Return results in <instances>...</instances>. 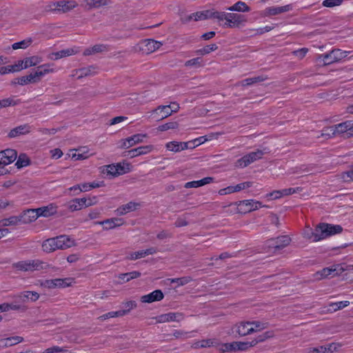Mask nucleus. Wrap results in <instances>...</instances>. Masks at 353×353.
<instances>
[{
  "mask_svg": "<svg viewBox=\"0 0 353 353\" xmlns=\"http://www.w3.org/2000/svg\"><path fill=\"white\" fill-rule=\"evenodd\" d=\"M68 208L70 211L72 212L80 210L84 208L81 198L71 200L68 203Z\"/></svg>",
  "mask_w": 353,
  "mask_h": 353,
  "instance_id": "nucleus-43",
  "label": "nucleus"
},
{
  "mask_svg": "<svg viewBox=\"0 0 353 353\" xmlns=\"http://www.w3.org/2000/svg\"><path fill=\"white\" fill-rule=\"evenodd\" d=\"M75 245L74 239L67 235H60L44 241L42 243V248L46 252H52L57 250L68 249Z\"/></svg>",
  "mask_w": 353,
  "mask_h": 353,
  "instance_id": "nucleus-1",
  "label": "nucleus"
},
{
  "mask_svg": "<svg viewBox=\"0 0 353 353\" xmlns=\"http://www.w3.org/2000/svg\"><path fill=\"white\" fill-rule=\"evenodd\" d=\"M21 299L23 301H35L39 298V295L36 292L26 291L23 292L20 295Z\"/></svg>",
  "mask_w": 353,
  "mask_h": 353,
  "instance_id": "nucleus-46",
  "label": "nucleus"
},
{
  "mask_svg": "<svg viewBox=\"0 0 353 353\" xmlns=\"http://www.w3.org/2000/svg\"><path fill=\"white\" fill-rule=\"evenodd\" d=\"M97 223L103 225L104 230H112L122 225L124 223V221L121 218H112L98 222Z\"/></svg>",
  "mask_w": 353,
  "mask_h": 353,
  "instance_id": "nucleus-25",
  "label": "nucleus"
},
{
  "mask_svg": "<svg viewBox=\"0 0 353 353\" xmlns=\"http://www.w3.org/2000/svg\"><path fill=\"white\" fill-rule=\"evenodd\" d=\"M183 319V316L179 313H168L159 316L158 321L160 323L179 321Z\"/></svg>",
  "mask_w": 353,
  "mask_h": 353,
  "instance_id": "nucleus-30",
  "label": "nucleus"
},
{
  "mask_svg": "<svg viewBox=\"0 0 353 353\" xmlns=\"http://www.w3.org/2000/svg\"><path fill=\"white\" fill-rule=\"evenodd\" d=\"M172 114L168 105H161L157 108L148 112V118H154L157 121L162 120Z\"/></svg>",
  "mask_w": 353,
  "mask_h": 353,
  "instance_id": "nucleus-14",
  "label": "nucleus"
},
{
  "mask_svg": "<svg viewBox=\"0 0 353 353\" xmlns=\"http://www.w3.org/2000/svg\"><path fill=\"white\" fill-rule=\"evenodd\" d=\"M31 130V128L28 125H21L12 129L8 136L10 138H14L20 135H23L29 133Z\"/></svg>",
  "mask_w": 353,
  "mask_h": 353,
  "instance_id": "nucleus-29",
  "label": "nucleus"
},
{
  "mask_svg": "<svg viewBox=\"0 0 353 353\" xmlns=\"http://www.w3.org/2000/svg\"><path fill=\"white\" fill-rule=\"evenodd\" d=\"M215 343V341L214 339H204L201 340L200 341H198L195 346L196 347H211L214 345Z\"/></svg>",
  "mask_w": 353,
  "mask_h": 353,
  "instance_id": "nucleus-59",
  "label": "nucleus"
},
{
  "mask_svg": "<svg viewBox=\"0 0 353 353\" xmlns=\"http://www.w3.org/2000/svg\"><path fill=\"white\" fill-rule=\"evenodd\" d=\"M267 327L266 323L260 321H241L232 327V333H236L241 336L260 332Z\"/></svg>",
  "mask_w": 353,
  "mask_h": 353,
  "instance_id": "nucleus-2",
  "label": "nucleus"
},
{
  "mask_svg": "<svg viewBox=\"0 0 353 353\" xmlns=\"http://www.w3.org/2000/svg\"><path fill=\"white\" fill-rule=\"evenodd\" d=\"M66 159H71L73 161H79L82 160L81 157L79 155V153L78 152L77 149H71L70 150L66 155H65Z\"/></svg>",
  "mask_w": 353,
  "mask_h": 353,
  "instance_id": "nucleus-51",
  "label": "nucleus"
},
{
  "mask_svg": "<svg viewBox=\"0 0 353 353\" xmlns=\"http://www.w3.org/2000/svg\"><path fill=\"white\" fill-rule=\"evenodd\" d=\"M338 269H339V265H332V267L324 268L317 273L318 278L323 279L327 276H334L338 274Z\"/></svg>",
  "mask_w": 353,
  "mask_h": 353,
  "instance_id": "nucleus-34",
  "label": "nucleus"
},
{
  "mask_svg": "<svg viewBox=\"0 0 353 353\" xmlns=\"http://www.w3.org/2000/svg\"><path fill=\"white\" fill-rule=\"evenodd\" d=\"M350 305V302L347 301H339L336 303H332L330 305V310L333 311H336L341 309H343Z\"/></svg>",
  "mask_w": 353,
  "mask_h": 353,
  "instance_id": "nucleus-52",
  "label": "nucleus"
},
{
  "mask_svg": "<svg viewBox=\"0 0 353 353\" xmlns=\"http://www.w3.org/2000/svg\"><path fill=\"white\" fill-rule=\"evenodd\" d=\"M16 104H17V101L14 97H9L0 100V105L1 108L13 106Z\"/></svg>",
  "mask_w": 353,
  "mask_h": 353,
  "instance_id": "nucleus-56",
  "label": "nucleus"
},
{
  "mask_svg": "<svg viewBox=\"0 0 353 353\" xmlns=\"http://www.w3.org/2000/svg\"><path fill=\"white\" fill-rule=\"evenodd\" d=\"M23 339L21 336L9 337L3 340L6 346H12L21 343Z\"/></svg>",
  "mask_w": 353,
  "mask_h": 353,
  "instance_id": "nucleus-55",
  "label": "nucleus"
},
{
  "mask_svg": "<svg viewBox=\"0 0 353 353\" xmlns=\"http://www.w3.org/2000/svg\"><path fill=\"white\" fill-rule=\"evenodd\" d=\"M39 217L37 208L28 210L20 216L19 222L29 223L34 221Z\"/></svg>",
  "mask_w": 353,
  "mask_h": 353,
  "instance_id": "nucleus-22",
  "label": "nucleus"
},
{
  "mask_svg": "<svg viewBox=\"0 0 353 353\" xmlns=\"http://www.w3.org/2000/svg\"><path fill=\"white\" fill-rule=\"evenodd\" d=\"M291 9L290 5L284 6H275L266 8L263 11L264 16H273L289 11Z\"/></svg>",
  "mask_w": 353,
  "mask_h": 353,
  "instance_id": "nucleus-28",
  "label": "nucleus"
},
{
  "mask_svg": "<svg viewBox=\"0 0 353 353\" xmlns=\"http://www.w3.org/2000/svg\"><path fill=\"white\" fill-rule=\"evenodd\" d=\"M165 148L173 152H179L181 151L188 150V143L182 142V141H170L165 144Z\"/></svg>",
  "mask_w": 353,
  "mask_h": 353,
  "instance_id": "nucleus-24",
  "label": "nucleus"
},
{
  "mask_svg": "<svg viewBox=\"0 0 353 353\" xmlns=\"http://www.w3.org/2000/svg\"><path fill=\"white\" fill-rule=\"evenodd\" d=\"M138 205H139L136 203L130 202L117 208L116 212L117 214L119 215H123L128 212L135 210L137 208Z\"/></svg>",
  "mask_w": 353,
  "mask_h": 353,
  "instance_id": "nucleus-38",
  "label": "nucleus"
},
{
  "mask_svg": "<svg viewBox=\"0 0 353 353\" xmlns=\"http://www.w3.org/2000/svg\"><path fill=\"white\" fill-rule=\"evenodd\" d=\"M124 315H125V312H120V310L115 311V312L113 311V312H108L107 314H103V316H100V319L102 320H105V319H110V318L122 316Z\"/></svg>",
  "mask_w": 353,
  "mask_h": 353,
  "instance_id": "nucleus-58",
  "label": "nucleus"
},
{
  "mask_svg": "<svg viewBox=\"0 0 353 353\" xmlns=\"http://www.w3.org/2000/svg\"><path fill=\"white\" fill-rule=\"evenodd\" d=\"M19 222V219L17 217H10L1 221V225L3 226H8L16 225Z\"/></svg>",
  "mask_w": 353,
  "mask_h": 353,
  "instance_id": "nucleus-63",
  "label": "nucleus"
},
{
  "mask_svg": "<svg viewBox=\"0 0 353 353\" xmlns=\"http://www.w3.org/2000/svg\"><path fill=\"white\" fill-rule=\"evenodd\" d=\"M84 208L92 206L98 203V197L97 196H90L81 198Z\"/></svg>",
  "mask_w": 353,
  "mask_h": 353,
  "instance_id": "nucleus-50",
  "label": "nucleus"
},
{
  "mask_svg": "<svg viewBox=\"0 0 353 353\" xmlns=\"http://www.w3.org/2000/svg\"><path fill=\"white\" fill-rule=\"evenodd\" d=\"M58 207L54 203H50L46 206L37 208L38 213L40 216L49 217L55 214L57 212Z\"/></svg>",
  "mask_w": 353,
  "mask_h": 353,
  "instance_id": "nucleus-26",
  "label": "nucleus"
},
{
  "mask_svg": "<svg viewBox=\"0 0 353 353\" xmlns=\"http://www.w3.org/2000/svg\"><path fill=\"white\" fill-rule=\"evenodd\" d=\"M132 170L131 164L126 161L103 165L99 168L100 172L108 177L122 175L130 172Z\"/></svg>",
  "mask_w": 353,
  "mask_h": 353,
  "instance_id": "nucleus-4",
  "label": "nucleus"
},
{
  "mask_svg": "<svg viewBox=\"0 0 353 353\" xmlns=\"http://www.w3.org/2000/svg\"><path fill=\"white\" fill-rule=\"evenodd\" d=\"M212 181V178L205 177L201 180L188 182L185 184L186 188H196L208 184Z\"/></svg>",
  "mask_w": 353,
  "mask_h": 353,
  "instance_id": "nucleus-39",
  "label": "nucleus"
},
{
  "mask_svg": "<svg viewBox=\"0 0 353 353\" xmlns=\"http://www.w3.org/2000/svg\"><path fill=\"white\" fill-rule=\"evenodd\" d=\"M263 207L261 202L255 200H245L240 201L238 205V210L241 213H247L258 210Z\"/></svg>",
  "mask_w": 353,
  "mask_h": 353,
  "instance_id": "nucleus-15",
  "label": "nucleus"
},
{
  "mask_svg": "<svg viewBox=\"0 0 353 353\" xmlns=\"http://www.w3.org/2000/svg\"><path fill=\"white\" fill-rule=\"evenodd\" d=\"M237 341L224 343L221 345L220 350L222 352H232V351H237Z\"/></svg>",
  "mask_w": 353,
  "mask_h": 353,
  "instance_id": "nucleus-54",
  "label": "nucleus"
},
{
  "mask_svg": "<svg viewBox=\"0 0 353 353\" xmlns=\"http://www.w3.org/2000/svg\"><path fill=\"white\" fill-rule=\"evenodd\" d=\"M154 149L152 145L141 146L137 148L131 150L129 153L132 157H135L139 155H143L151 152Z\"/></svg>",
  "mask_w": 353,
  "mask_h": 353,
  "instance_id": "nucleus-33",
  "label": "nucleus"
},
{
  "mask_svg": "<svg viewBox=\"0 0 353 353\" xmlns=\"http://www.w3.org/2000/svg\"><path fill=\"white\" fill-rule=\"evenodd\" d=\"M227 10L232 12H249L250 10V8L245 2L237 1L232 6L227 8Z\"/></svg>",
  "mask_w": 353,
  "mask_h": 353,
  "instance_id": "nucleus-40",
  "label": "nucleus"
},
{
  "mask_svg": "<svg viewBox=\"0 0 353 353\" xmlns=\"http://www.w3.org/2000/svg\"><path fill=\"white\" fill-rule=\"evenodd\" d=\"M348 52L339 49H335L329 53L319 55L317 61L323 65H330L338 62L347 57Z\"/></svg>",
  "mask_w": 353,
  "mask_h": 353,
  "instance_id": "nucleus-5",
  "label": "nucleus"
},
{
  "mask_svg": "<svg viewBox=\"0 0 353 353\" xmlns=\"http://www.w3.org/2000/svg\"><path fill=\"white\" fill-rule=\"evenodd\" d=\"M14 267L19 270L32 271L41 268V263L35 260L21 261L16 263Z\"/></svg>",
  "mask_w": 353,
  "mask_h": 353,
  "instance_id": "nucleus-17",
  "label": "nucleus"
},
{
  "mask_svg": "<svg viewBox=\"0 0 353 353\" xmlns=\"http://www.w3.org/2000/svg\"><path fill=\"white\" fill-rule=\"evenodd\" d=\"M292 188L283 189L282 190H276L266 195L269 199H276L281 198L283 196L290 195L294 192Z\"/></svg>",
  "mask_w": 353,
  "mask_h": 353,
  "instance_id": "nucleus-36",
  "label": "nucleus"
},
{
  "mask_svg": "<svg viewBox=\"0 0 353 353\" xmlns=\"http://www.w3.org/2000/svg\"><path fill=\"white\" fill-rule=\"evenodd\" d=\"M290 242V238L288 236H282L276 239H272L269 242V245L275 248H280L288 245Z\"/></svg>",
  "mask_w": 353,
  "mask_h": 353,
  "instance_id": "nucleus-31",
  "label": "nucleus"
},
{
  "mask_svg": "<svg viewBox=\"0 0 353 353\" xmlns=\"http://www.w3.org/2000/svg\"><path fill=\"white\" fill-rule=\"evenodd\" d=\"M106 50V47L103 45H95L91 48H88L85 50L84 52V54L85 55H89L92 53L103 52Z\"/></svg>",
  "mask_w": 353,
  "mask_h": 353,
  "instance_id": "nucleus-57",
  "label": "nucleus"
},
{
  "mask_svg": "<svg viewBox=\"0 0 353 353\" xmlns=\"http://www.w3.org/2000/svg\"><path fill=\"white\" fill-rule=\"evenodd\" d=\"M8 67L10 74L19 72L25 70L22 59L17 61L12 65H8Z\"/></svg>",
  "mask_w": 353,
  "mask_h": 353,
  "instance_id": "nucleus-47",
  "label": "nucleus"
},
{
  "mask_svg": "<svg viewBox=\"0 0 353 353\" xmlns=\"http://www.w3.org/2000/svg\"><path fill=\"white\" fill-rule=\"evenodd\" d=\"M37 69L41 72L43 77L50 74L54 73L57 71L52 63H46L37 67Z\"/></svg>",
  "mask_w": 353,
  "mask_h": 353,
  "instance_id": "nucleus-41",
  "label": "nucleus"
},
{
  "mask_svg": "<svg viewBox=\"0 0 353 353\" xmlns=\"http://www.w3.org/2000/svg\"><path fill=\"white\" fill-rule=\"evenodd\" d=\"M22 61L26 70L30 67L36 66L40 64L43 61V59L38 55H34L26 57L25 59H22Z\"/></svg>",
  "mask_w": 353,
  "mask_h": 353,
  "instance_id": "nucleus-32",
  "label": "nucleus"
},
{
  "mask_svg": "<svg viewBox=\"0 0 353 353\" xmlns=\"http://www.w3.org/2000/svg\"><path fill=\"white\" fill-rule=\"evenodd\" d=\"M29 163L30 159L28 157V156L24 154H22L19 156L18 159L17 160V162L15 163V165L18 168H21L28 165Z\"/></svg>",
  "mask_w": 353,
  "mask_h": 353,
  "instance_id": "nucleus-49",
  "label": "nucleus"
},
{
  "mask_svg": "<svg viewBox=\"0 0 353 353\" xmlns=\"http://www.w3.org/2000/svg\"><path fill=\"white\" fill-rule=\"evenodd\" d=\"M77 6V3L75 1L70 0H61L58 1L52 2L49 5V8L51 10L68 12Z\"/></svg>",
  "mask_w": 353,
  "mask_h": 353,
  "instance_id": "nucleus-11",
  "label": "nucleus"
},
{
  "mask_svg": "<svg viewBox=\"0 0 353 353\" xmlns=\"http://www.w3.org/2000/svg\"><path fill=\"white\" fill-rule=\"evenodd\" d=\"M303 236L305 239L311 242H317L321 241L320 232L317 231V227L314 230L310 226H306L303 230Z\"/></svg>",
  "mask_w": 353,
  "mask_h": 353,
  "instance_id": "nucleus-23",
  "label": "nucleus"
},
{
  "mask_svg": "<svg viewBox=\"0 0 353 353\" xmlns=\"http://www.w3.org/2000/svg\"><path fill=\"white\" fill-rule=\"evenodd\" d=\"M32 82L33 83H38L41 81V79L43 77L41 73V72L37 69V68L30 73Z\"/></svg>",
  "mask_w": 353,
  "mask_h": 353,
  "instance_id": "nucleus-60",
  "label": "nucleus"
},
{
  "mask_svg": "<svg viewBox=\"0 0 353 353\" xmlns=\"http://www.w3.org/2000/svg\"><path fill=\"white\" fill-rule=\"evenodd\" d=\"M82 160L86 159L95 153L88 146H81L77 148Z\"/></svg>",
  "mask_w": 353,
  "mask_h": 353,
  "instance_id": "nucleus-45",
  "label": "nucleus"
},
{
  "mask_svg": "<svg viewBox=\"0 0 353 353\" xmlns=\"http://www.w3.org/2000/svg\"><path fill=\"white\" fill-rule=\"evenodd\" d=\"M218 137H219V134L211 133L210 134L199 137L193 140L187 141L188 145V149H194L196 147H197L207 141H210L213 139H217Z\"/></svg>",
  "mask_w": 353,
  "mask_h": 353,
  "instance_id": "nucleus-19",
  "label": "nucleus"
},
{
  "mask_svg": "<svg viewBox=\"0 0 353 353\" xmlns=\"http://www.w3.org/2000/svg\"><path fill=\"white\" fill-rule=\"evenodd\" d=\"M215 19L219 21H225L223 26L225 28H239L244 26L246 23V18L241 14L219 12L216 10Z\"/></svg>",
  "mask_w": 353,
  "mask_h": 353,
  "instance_id": "nucleus-3",
  "label": "nucleus"
},
{
  "mask_svg": "<svg viewBox=\"0 0 353 353\" xmlns=\"http://www.w3.org/2000/svg\"><path fill=\"white\" fill-rule=\"evenodd\" d=\"M178 128V123L176 121L169 122L159 125L157 130L161 132L167 131L168 130L176 129Z\"/></svg>",
  "mask_w": 353,
  "mask_h": 353,
  "instance_id": "nucleus-53",
  "label": "nucleus"
},
{
  "mask_svg": "<svg viewBox=\"0 0 353 353\" xmlns=\"http://www.w3.org/2000/svg\"><path fill=\"white\" fill-rule=\"evenodd\" d=\"M156 250L154 248H149L145 250H141L138 252H135L131 254L130 259H137L145 257L147 255L152 254L155 253Z\"/></svg>",
  "mask_w": 353,
  "mask_h": 353,
  "instance_id": "nucleus-44",
  "label": "nucleus"
},
{
  "mask_svg": "<svg viewBox=\"0 0 353 353\" xmlns=\"http://www.w3.org/2000/svg\"><path fill=\"white\" fill-rule=\"evenodd\" d=\"M78 52L77 48H70L61 50L60 51L51 52L48 55L50 60H58L64 57H70Z\"/></svg>",
  "mask_w": 353,
  "mask_h": 353,
  "instance_id": "nucleus-20",
  "label": "nucleus"
},
{
  "mask_svg": "<svg viewBox=\"0 0 353 353\" xmlns=\"http://www.w3.org/2000/svg\"><path fill=\"white\" fill-rule=\"evenodd\" d=\"M32 43L31 38H27L19 42L14 43L12 45V48L14 50L22 49L25 50L28 48Z\"/></svg>",
  "mask_w": 353,
  "mask_h": 353,
  "instance_id": "nucleus-42",
  "label": "nucleus"
},
{
  "mask_svg": "<svg viewBox=\"0 0 353 353\" xmlns=\"http://www.w3.org/2000/svg\"><path fill=\"white\" fill-rule=\"evenodd\" d=\"M162 43L153 39L142 40L134 46L136 52H140L143 54H150L159 49Z\"/></svg>",
  "mask_w": 353,
  "mask_h": 353,
  "instance_id": "nucleus-6",
  "label": "nucleus"
},
{
  "mask_svg": "<svg viewBox=\"0 0 353 353\" xmlns=\"http://www.w3.org/2000/svg\"><path fill=\"white\" fill-rule=\"evenodd\" d=\"M218 48L217 46L214 43L206 46L199 50V52L201 54H209L211 52L216 50Z\"/></svg>",
  "mask_w": 353,
  "mask_h": 353,
  "instance_id": "nucleus-61",
  "label": "nucleus"
},
{
  "mask_svg": "<svg viewBox=\"0 0 353 353\" xmlns=\"http://www.w3.org/2000/svg\"><path fill=\"white\" fill-rule=\"evenodd\" d=\"M110 0H83V6L87 9L97 8L107 5Z\"/></svg>",
  "mask_w": 353,
  "mask_h": 353,
  "instance_id": "nucleus-35",
  "label": "nucleus"
},
{
  "mask_svg": "<svg viewBox=\"0 0 353 353\" xmlns=\"http://www.w3.org/2000/svg\"><path fill=\"white\" fill-rule=\"evenodd\" d=\"M343 0H324L322 3L323 6L327 8H332L341 5Z\"/></svg>",
  "mask_w": 353,
  "mask_h": 353,
  "instance_id": "nucleus-62",
  "label": "nucleus"
},
{
  "mask_svg": "<svg viewBox=\"0 0 353 353\" xmlns=\"http://www.w3.org/2000/svg\"><path fill=\"white\" fill-rule=\"evenodd\" d=\"M97 73L96 68L94 67H88L79 69L75 72L73 76L77 79H81L88 76H92Z\"/></svg>",
  "mask_w": 353,
  "mask_h": 353,
  "instance_id": "nucleus-37",
  "label": "nucleus"
},
{
  "mask_svg": "<svg viewBox=\"0 0 353 353\" xmlns=\"http://www.w3.org/2000/svg\"><path fill=\"white\" fill-rule=\"evenodd\" d=\"M17 158V152L13 149H6L0 152V174H4V168L14 162Z\"/></svg>",
  "mask_w": 353,
  "mask_h": 353,
  "instance_id": "nucleus-8",
  "label": "nucleus"
},
{
  "mask_svg": "<svg viewBox=\"0 0 353 353\" xmlns=\"http://www.w3.org/2000/svg\"><path fill=\"white\" fill-rule=\"evenodd\" d=\"M164 297L163 293L160 290H156L148 294L143 295L140 300L144 303H151L155 301H161Z\"/></svg>",
  "mask_w": 353,
  "mask_h": 353,
  "instance_id": "nucleus-21",
  "label": "nucleus"
},
{
  "mask_svg": "<svg viewBox=\"0 0 353 353\" xmlns=\"http://www.w3.org/2000/svg\"><path fill=\"white\" fill-rule=\"evenodd\" d=\"M137 307V303L135 301H128V302H126L125 304H124V309L123 310H120V312H125V314H128L130 310H132V309L135 308Z\"/></svg>",
  "mask_w": 353,
  "mask_h": 353,
  "instance_id": "nucleus-64",
  "label": "nucleus"
},
{
  "mask_svg": "<svg viewBox=\"0 0 353 353\" xmlns=\"http://www.w3.org/2000/svg\"><path fill=\"white\" fill-rule=\"evenodd\" d=\"M342 227L339 225L329 223H320L317 225V231L320 232L321 240L330 236L339 234L342 232Z\"/></svg>",
  "mask_w": 353,
  "mask_h": 353,
  "instance_id": "nucleus-9",
  "label": "nucleus"
},
{
  "mask_svg": "<svg viewBox=\"0 0 353 353\" xmlns=\"http://www.w3.org/2000/svg\"><path fill=\"white\" fill-rule=\"evenodd\" d=\"M147 138L146 134H135L128 138L121 139L119 142L120 147L122 148H130L137 144L143 143Z\"/></svg>",
  "mask_w": 353,
  "mask_h": 353,
  "instance_id": "nucleus-13",
  "label": "nucleus"
},
{
  "mask_svg": "<svg viewBox=\"0 0 353 353\" xmlns=\"http://www.w3.org/2000/svg\"><path fill=\"white\" fill-rule=\"evenodd\" d=\"M327 131H329L327 134L331 132L332 134H345L347 136L353 135V123L352 121H345L339 123L336 125L328 128Z\"/></svg>",
  "mask_w": 353,
  "mask_h": 353,
  "instance_id": "nucleus-10",
  "label": "nucleus"
},
{
  "mask_svg": "<svg viewBox=\"0 0 353 353\" xmlns=\"http://www.w3.org/2000/svg\"><path fill=\"white\" fill-rule=\"evenodd\" d=\"M216 16V10L214 9H208L197 11L191 14L189 16L190 20H193L194 21H203L209 19L214 18L215 19Z\"/></svg>",
  "mask_w": 353,
  "mask_h": 353,
  "instance_id": "nucleus-16",
  "label": "nucleus"
},
{
  "mask_svg": "<svg viewBox=\"0 0 353 353\" xmlns=\"http://www.w3.org/2000/svg\"><path fill=\"white\" fill-rule=\"evenodd\" d=\"M30 77V74H28V75L16 78L12 81V83L18 84L20 85H28L30 83H33L32 82L31 77Z\"/></svg>",
  "mask_w": 353,
  "mask_h": 353,
  "instance_id": "nucleus-48",
  "label": "nucleus"
},
{
  "mask_svg": "<svg viewBox=\"0 0 353 353\" xmlns=\"http://www.w3.org/2000/svg\"><path fill=\"white\" fill-rule=\"evenodd\" d=\"M339 347L336 343H331L326 346L310 348L307 353H332Z\"/></svg>",
  "mask_w": 353,
  "mask_h": 353,
  "instance_id": "nucleus-27",
  "label": "nucleus"
},
{
  "mask_svg": "<svg viewBox=\"0 0 353 353\" xmlns=\"http://www.w3.org/2000/svg\"><path fill=\"white\" fill-rule=\"evenodd\" d=\"M273 334L270 332H266L263 333L261 335H259L257 337L252 339L249 341H237V351H245L255 346L259 343L263 342L266 339L272 337Z\"/></svg>",
  "mask_w": 353,
  "mask_h": 353,
  "instance_id": "nucleus-7",
  "label": "nucleus"
},
{
  "mask_svg": "<svg viewBox=\"0 0 353 353\" xmlns=\"http://www.w3.org/2000/svg\"><path fill=\"white\" fill-rule=\"evenodd\" d=\"M73 282L74 280L72 278L54 279L46 281L44 285L48 288H61L68 287L71 285Z\"/></svg>",
  "mask_w": 353,
  "mask_h": 353,
  "instance_id": "nucleus-18",
  "label": "nucleus"
},
{
  "mask_svg": "<svg viewBox=\"0 0 353 353\" xmlns=\"http://www.w3.org/2000/svg\"><path fill=\"white\" fill-rule=\"evenodd\" d=\"M263 153L261 150L250 152L236 162V167L245 168L255 161L261 159Z\"/></svg>",
  "mask_w": 353,
  "mask_h": 353,
  "instance_id": "nucleus-12",
  "label": "nucleus"
}]
</instances>
